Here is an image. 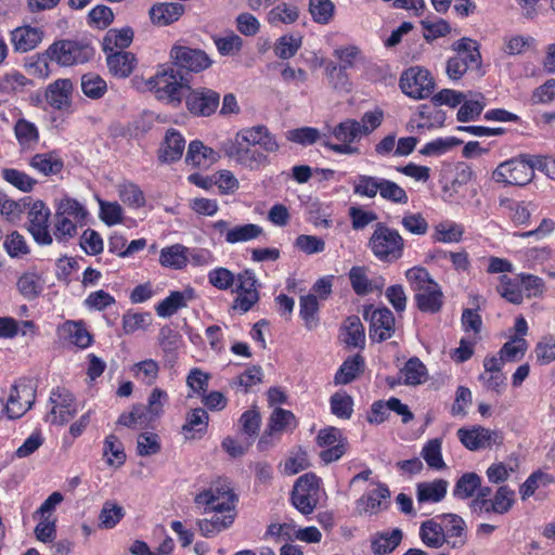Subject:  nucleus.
Returning a JSON list of instances; mask_svg holds the SVG:
<instances>
[{"instance_id":"f257e3e1","label":"nucleus","mask_w":555,"mask_h":555,"mask_svg":"<svg viewBox=\"0 0 555 555\" xmlns=\"http://www.w3.org/2000/svg\"><path fill=\"white\" fill-rule=\"evenodd\" d=\"M280 145L266 126L257 125L244 128L235 135L228 155L249 170H258L268 165L264 153H275Z\"/></svg>"},{"instance_id":"f03ea898","label":"nucleus","mask_w":555,"mask_h":555,"mask_svg":"<svg viewBox=\"0 0 555 555\" xmlns=\"http://www.w3.org/2000/svg\"><path fill=\"white\" fill-rule=\"evenodd\" d=\"M405 278L415 293L416 306L422 312L437 313L441 310L443 293L425 268L413 267L406 270Z\"/></svg>"},{"instance_id":"7ed1b4c3","label":"nucleus","mask_w":555,"mask_h":555,"mask_svg":"<svg viewBox=\"0 0 555 555\" xmlns=\"http://www.w3.org/2000/svg\"><path fill=\"white\" fill-rule=\"evenodd\" d=\"M147 85L154 91L157 99L166 101L173 106H179L185 95V91L190 89L186 79L172 66H166L157 70L151 77Z\"/></svg>"},{"instance_id":"20e7f679","label":"nucleus","mask_w":555,"mask_h":555,"mask_svg":"<svg viewBox=\"0 0 555 555\" xmlns=\"http://www.w3.org/2000/svg\"><path fill=\"white\" fill-rule=\"evenodd\" d=\"M367 245L378 260L393 262L403 255L404 240L397 230L378 222Z\"/></svg>"},{"instance_id":"39448f33","label":"nucleus","mask_w":555,"mask_h":555,"mask_svg":"<svg viewBox=\"0 0 555 555\" xmlns=\"http://www.w3.org/2000/svg\"><path fill=\"white\" fill-rule=\"evenodd\" d=\"M87 216L86 208L76 199L65 197L56 207L54 236L57 241H66L77 234L78 224H82Z\"/></svg>"},{"instance_id":"423d86ee","label":"nucleus","mask_w":555,"mask_h":555,"mask_svg":"<svg viewBox=\"0 0 555 555\" xmlns=\"http://www.w3.org/2000/svg\"><path fill=\"white\" fill-rule=\"evenodd\" d=\"M533 155L522 154L506 162L501 163L492 173L494 181L513 184L526 185L534 177Z\"/></svg>"},{"instance_id":"0eeeda50","label":"nucleus","mask_w":555,"mask_h":555,"mask_svg":"<svg viewBox=\"0 0 555 555\" xmlns=\"http://www.w3.org/2000/svg\"><path fill=\"white\" fill-rule=\"evenodd\" d=\"M236 495L225 479H219L211 483L207 490L198 493L194 503L203 507L204 512H230L234 508Z\"/></svg>"},{"instance_id":"6e6552de","label":"nucleus","mask_w":555,"mask_h":555,"mask_svg":"<svg viewBox=\"0 0 555 555\" xmlns=\"http://www.w3.org/2000/svg\"><path fill=\"white\" fill-rule=\"evenodd\" d=\"M331 133L339 141L340 144L332 143L328 140H322V145L328 150L344 155L360 154L359 147L352 145L353 142L360 140L363 133L357 119L348 118L336 125Z\"/></svg>"},{"instance_id":"1a4fd4ad","label":"nucleus","mask_w":555,"mask_h":555,"mask_svg":"<svg viewBox=\"0 0 555 555\" xmlns=\"http://www.w3.org/2000/svg\"><path fill=\"white\" fill-rule=\"evenodd\" d=\"M51 60L63 66H70L88 62L94 54L93 48L85 42L74 40H61L51 44L48 49Z\"/></svg>"},{"instance_id":"9d476101","label":"nucleus","mask_w":555,"mask_h":555,"mask_svg":"<svg viewBox=\"0 0 555 555\" xmlns=\"http://www.w3.org/2000/svg\"><path fill=\"white\" fill-rule=\"evenodd\" d=\"M400 88L412 99H426L434 92L435 81L427 69L414 66L401 75Z\"/></svg>"},{"instance_id":"9b49d317","label":"nucleus","mask_w":555,"mask_h":555,"mask_svg":"<svg viewBox=\"0 0 555 555\" xmlns=\"http://www.w3.org/2000/svg\"><path fill=\"white\" fill-rule=\"evenodd\" d=\"M363 318L370 322L369 334L372 340L380 343L392 337L395 317L388 308L367 306L363 310Z\"/></svg>"},{"instance_id":"f8f14e48","label":"nucleus","mask_w":555,"mask_h":555,"mask_svg":"<svg viewBox=\"0 0 555 555\" xmlns=\"http://www.w3.org/2000/svg\"><path fill=\"white\" fill-rule=\"evenodd\" d=\"M185 105L189 112L196 116H210L219 106L220 95L208 88H196L186 90Z\"/></svg>"},{"instance_id":"ddd939ff","label":"nucleus","mask_w":555,"mask_h":555,"mask_svg":"<svg viewBox=\"0 0 555 555\" xmlns=\"http://www.w3.org/2000/svg\"><path fill=\"white\" fill-rule=\"evenodd\" d=\"M28 231L40 245H50L52 235L49 232L50 209L41 201L31 203L28 211Z\"/></svg>"},{"instance_id":"4468645a","label":"nucleus","mask_w":555,"mask_h":555,"mask_svg":"<svg viewBox=\"0 0 555 555\" xmlns=\"http://www.w3.org/2000/svg\"><path fill=\"white\" fill-rule=\"evenodd\" d=\"M317 442L325 448L320 452V457L325 464L339 460L346 452L347 440L336 427L321 429L317 436Z\"/></svg>"},{"instance_id":"2eb2a0df","label":"nucleus","mask_w":555,"mask_h":555,"mask_svg":"<svg viewBox=\"0 0 555 555\" xmlns=\"http://www.w3.org/2000/svg\"><path fill=\"white\" fill-rule=\"evenodd\" d=\"M52 404L48 420L55 425H64L76 414L77 409L73 395L65 388L57 387L50 395Z\"/></svg>"},{"instance_id":"dca6fc26","label":"nucleus","mask_w":555,"mask_h":555,"mask_svg":"<svg viewBox=\"0 0 555 555\" xmlns=\"http://www.w3.org/2000/svg\"><path fill=\"white\" fill-rule=\"evenodd\" d=\"M35 399L36 389L31 383L13 385L5 403L8 417L18 418L23 416L31 408Z\"/></svg>"},{"instance_id":"f3484780","label":"nucleus","mask_w":555,"mask_h":555,"mask_svg":"<svg viewBox=\"0 0 555 555\" xmlns=\"http://www.w3.org/2000/svg\"><path fill=\"white\" fill-rule=\"evenodd\" d=\"M173 64L188 72L199 73L211 65L208 55L199 49L184 46H173L170 51Z\"/></svg>"},{"instance_id":"a211bd4d","label":"nucleus","mask_w":555,"mask_h":555,"mask_svg":"<svg viewBox=\"0 0 555 555\" xmlns=\"http://www.w3.org/2000/svg\"><path fill=\"white\" fill-rule=\"evenodd\" d=\"M457 437L470 451L491 448L494 444H501L503 440L499 431L481 426H475L472 429L460 428L457 430Z\"/></svg>"},{"instance_id":"6ab92c4d","label":"nucleus","mask_w":555,"mask_h":555,"mask_svg":"<svg viewBox=\"0 0 555 555\" xmlns=\"http://www.w3.org/2000/svg\"><path fill=\"white\" fill-rule=\"evenodd\" d=\"M390 490L387 485L377 482L376 488L363 494L357 502L359 515L372 516L388 507Z\"/></svg>"},{"instance_id":"aec40b11","label":"nucleus","mask_w":555,"mask_h":555,"mask_svg":"<svg viewBox=\"0 0 555 555\" xmlns=\"http://www.w3.org/2000/svg\"><path fill=\"white\" fill-rule=\"evenodd\" d=\"M74 83L68 78L56 79L46 88L44 99L56 111H68L73 103Z\"/></svg>"},{"instance_id":"412c9836","label":"nucleus","mask_w":555,"mask_h":555,"mask_svg":"<svg viewBox=\"0 0 555 555\" xmlns=\"http://www.w3.org/2000/svg\"><path fill=\"white\" fill-rule=\"evenodd\" d=\"M42 39L43 30L30 25L16 27L10 33V41L17 53H26L36 49Z\"/></svg>"},{"instance_id":"4be33fe9","label":"nucleus","mask_w":555,"mask_h":555,"mask_svg":"<svg viewBox=\"0 0 555 555\" xmlns=\"http://www.w3.org/2000/svg\"><path fill=\"white\" fill-rule=\"evenodd\" d=\"M237 293L236 308L243 312H247L259 300V295L256 288L257 280L251 270H245L237 276Z\"/></svg>"},{"instance_id":"5701e85b","label":"nucleus","mask_w":555,"mask_h":555,"mask_svg":"<svg viewBox=\"0 0 555 555\" xmlns=\"http://www.w3.org/2000/svg\"><path fill=\"white\" fill-rule=\"evenodd\" d=\"M441 525L446 534V543L452 548H460L466 544V525L456 514H444Z\"/></svg>"},{"instance_id":"b1692460","label":"nucleus","mask_w":555,"mask_h":555,"mask_svg":"<svg viewBox=\"0 0 555 555\" xmlns=\"http://www.w3.org/2000/svg\"><path fill=\"white\" fill-rule=\"evenodd\" d=\"M403 532L399 528L390 531H378L371 537V550L374 555H388L401 543Z\"/></svg>"},{"instance_id":"393cba45","label":"nucleus","mask_w":555,"mask_h":555,"mask_svg":"<svg viewBox=\"0 0 555 555\" xmlns=\"http://www.w3.org/2000/svg\"><path fill=\"white\" fill-rule=\"evenodd\" d=\"M185 147V140L175 129H169L164 138V142L158 151V160L160 163H172L181 158Z\"/></svg>"},{"instance_id":"a878e982","label":"nucleus","mask_w":555,"mask_h":555,"mask_svg":"<svg viewBox=\"0 0 555 555\" xmlns=\"http://www.w3.org/2000/svg\"><path fill=\"white\" fill-rule=\"evenodd\" d=\"M106 54V63L109 73L118 78L129 77L137 64L134 54L127 51L108 52Z\"/></svg>"},{"instance_id":"bb28decb","label":"nucleus","mask_w":555,"mask_h":555,"mask_svg":"<svg viewBox=\"0 0 555 555\" xmlns=\"http://www.w3.org/2000/svg\"><path fill=\"white\" fill-rule=\"evenodd\" d=\"M448 481L444 479H435L429 482H418L416 485V501L421 505L423 503H438L442 501L447 494Z\"/></svg>"},{"instance_id":"cd10ccee","label":"nucleus","mask_w":555,"mask_h":555,"mask_svg":"<svg viewBox=\"0 0 555 555\" xmlns=\"http://www.w3.org/2000/svg\"><path fill=\"white\" fill-rule=\"evenodd\" d=\"M183 12L184 7L177 2L156 3L150 9V17L153 24L166 26L178 21Z\"/></svg>"},{"instance_id":"c85d7f7f","label":"nucleus","mask_w":555,"mask_h":555,"mask_svg":"<svg viewBox=\"0 0 555 555\" xmlns=\"http://www.w3.org/2000/svg\"><path fill=\"white\" fill-rule=\"evenodd\" d=\"M133 39V30L130 27L121 29H109L102 41L103 51L120 52L128 48Z\"/></svg>"},{"instance_id":"c756f323","label":"nucleus","mask_w":555,"mask_h":555,"mask_svg":"<svg viewBox=\"0 0 555 555\" xmlns=\"http://www.w3.org/2000/svg\"><path fill=\"white\" fill-rule=\"evenodd\" d=\"M185 160L196 167H207L217 160V153L201 141H192L189 144Z\"/></svg>"},{"instance_id":"7c9ffc66","label":"nucleus","mask_w":555,"mask_h":555,"mask_svg":"<svg viewBox=\"0 0 555 555\" xmlns=\"http://www.w3.org/2000/svg\"><path fill=\"white\" fill-rule=\"evenodd\" d=\"M364 370V359L360 354L347 358L335 374L334 380L337 385L351 383Z\"/></svg>"},{"instance_id":"2f4dec72","label":"nucleus","mask_w":555,"mask_h":555,"mask_svg":"<svg viewBox=\"0 0 555 555\" xmlns=\"http://www.w3.org/2000/svg\"><path fill=\"white\" fill-rule=\"evenodd\" d=\"M62 334L79 348H87L92 343V336L82 321H67L61 327Z\"/></svg>"},{"instance_id":"473e14b6","label":"nucleus","mask_w":555,"mask_h":555,"mask_svg":"<svg viewBox=\"0 0 555 555\" xmlns=\"http://www.w3.org/2000/svg\"><path fill=\"white\" fill-rule=\"evenodd\" d=\"M29 165L44 176L57 175L63 169V162L55 152L36 154Z\"/></svg>"},{"instance_id":"72a5a7b5","label":"nucleus","mask_w":555,"mask_h":555,"mask_svg":"<svg viewBox=\"0 0 555 555\" xmlns=\"http://www.w3.org/2000/svg\"><path fill=\"white\" fill-rule=\"evenodd\" d=\"M452 49L456 52L455 57L462 59L469 67H478L481 61V55L478 44L470 38H461L452 44Z\"/></svg>"},{"instance_id":"f704fd0d","label":"nucleus","mask_w":555,"mask_h":555,"mask_svg":"<svg viewBox=\"0 0 555 555\" xmlns=\"http://www.w3.org/2000/svg\"><path fill=\"white\" fill-rule=\"evenodd\" d=\"M420 537L424 544L433 548L441 547L447 540L442 525L433 519L421 525Z\"/></svg>"},{"instance_id":"c9c22d12","label":"nucleus","mask_w":555,"mask_h":555,"mask_svg":"<svg viewBox=\"0 0 555 555\" xmlns=\"http://www.w3.org/2000/svg\"><path fill=\"white\" fill-rule=\"evenodd\" d=\"M186 251L188 248L180 244L163 248L159 255V262L166 268L180 270L188 263Z\"/></svg>"},{"instance_id":"e433bc0d","label":"nucleus","mask_w":555,"mask_h":555,"mask_svg":"<svg viewBox=\"0 0 555 555\" xmlns=\"http://www.w3.org/2000/svg\"><path fill=\"white\" fill-rule=\"evenodd\" d=\"M14 134L22 147L31 149L39 141V131L35 124L20 118L14 125Z\"/></svg>"},{"instance_id":"4c0bfd02","label":"nucleus","mask_w":555,"mask_h":555,"mask_svg":"<svg viewBox=\"0 0 555 555\" xmlns=\"http://www.w3.org/2000/svg\"><path fill=\"white\" fill-rule=\"evenodd\" d=\"M400 373L404 378L403 383L408 386L421 385L427 378V369L416 357L409 359Z\"/></svg>"},{"instance_id":"58836bf2","label":"nucleus","mask_w":555,"mask_h":555,"mask_svg":"<svg viewBox=\"0 0 555 555\" xmlns=\"http://www.w3.org/2000/svg\"><path fill=\"white\" fill-rule=\"evenodd\" d=\"M262 232V228L254 223L235 225L227 231L225 242L229 244L249 242L260 236Z\"/></svg>"},{"instance_id":"ea45409f","label":"nucleus","mask_w":555,"mask_h":555,"mask_svg":"<svg viewBox=\"0 0 555 555\" xmlns=\"http://www.w3.org/2000/svg\"><path fill=\"white\" fill-rule=\"evenodd\" d=\"M299 17L298 8L291 3H280L272 8L267 16L268 23L271 25L293 24Z\"/></svg>"},{"instance_id":"a19ab883","label":"nucleus","mask_w":555,"mask_h":555,"mask_svg":"<svg viewBox=\"0 0 555 555\" xmlns=\"http://www.w3.org/2000/svg\"><path fill=\"white\" fill-rule=\"evenodd\" d=\"M234 521V515L224 516L214 515L210 519H201L197 521L198 529L204 537H212L224 529H228Z\"/></svg>"},{"instance_id":"79ce46f5","label":"nucleus","mask_w":555,"mask_h":555,"mask_svg":"<svg viewBox=\"0 0 555 555\" xmlns=\"http://www.w3.org/2000/svg\"><path fill=\"white\" fill-rule=\"evenodd\" d=\"M81 90L87 98L101 99L107 91L106 81L95 73H87L81 77Z\"/></svg>"},{"instance_id":"37998d69","label":"nucleus","mask_w":555,"mask_h":555,"mask_svg":"<svg viewBox=\"0 0 555 555\" xmlns=\"http://www.w3.org/2000/svg\"><path fill=\"white\" fill-rule=\"evenodd\" d=\"M480 483L481 479L476 473H466L457 479L453 495L461 500L473 498Z\"/></svg>"},{"instance_id":"c03bdc74","label":"nucleus","mask_w":555,"mask_h":555,"mask_svg":"<svg viewBox=\"0 0 555 555\" xmlns=\"http://www.w3.org/2000/svg\"><path fill=\"white\" fill-rule=\"evenodd\" d=\"M31 83V80L25 75L13 70L0 77V93L12 94L23 92L25 88Z\"/></svg>"},{"instance_id":"a18cd8bd","label":"nucleus","mask_w":555,"mask_h":555,"mask_svg":"<svg viewBox=\"0 0 555 555\" xmlns=\"http://www.w3.org/2000/svg\"><path fill=\"white\" fill-rule=\"evenodd\" d=\"M120 201L132 208H140L145 205L143 191L133 182L127 181L118 185Z\"/></svg>"},{"instance_id":"49530a36","label":"nucleus","mask_w":555,"mask_h":555,"mask_svg":"<svg viewBox=\"0 0 555 555\" xmlns=\"http://www.w3.org/2000/svg\"><path fill=\"white\" fill-rule=\"evenodd\" d=\"M17 288L26 299H35L43 288V282L40 275L35 272L24 273L17 281Z\"/></svg>"},{"instance_id":"de8ad7c7","label":"nucleus","mask_w":555,"mask_h":555,"mask_svg":"<svg viewBox=\"0 0 555 555\" xmlns=\"http://www.w3.org/2000/svg\"><path fill=\"white\" fill-rule=\"evenodd\" d=\"M486 106L485 98L481 93H476L469 100H464L457 112V120L467 122L478 117Z\"/></svg>"},{"instance_id":"09e8293b","label":"nucleus","mask_w":555,"mask_h":555,"mask_svg":"<svg viewBox=\"0 0 555 555\" xmlns=\"http://www.w3.org/2000/svg\"><path fill=\"white\" fill-rule=\"evenodd\" d=\"M441 439H430L426 442L421 452V455L425 460L428 467L436 470L446 468V463L441 454Z\"/></svg>"},{"instance_id":"8fccbe9b","label":"nucleus","mask_w":555,"mask_h":555,"mask_svg":"<svg viewBox=\"0 0 555 555\" xmlns=\"http://www.w3.org/2000/svg\"><path fill=\"white\" fill-rule=\"evenodd\" d=\"M103 456L106 457V463L109 466H120L125 463L124 446L115 435H109L105 438Z\"/></svg>"},{"instance_id":"3c124183","label":"nucleus","mask_w":555,"mask_h":555,"mask_svg":"<svg viewBox=\"0 0 555 555\" xmlns=\"http://www.w3.org/2000/svg\"><path fill=\"white\" fill-rule=\"evenodd\" d=\"M263 373L259 365H254L240 374L236 378L230 382V387L233 389H242L248 392L249 389L262 382Z\"/></svg>"},{"instance_id":"603ef678","label":"nucleus","mask_w":555,"mask_h":555,"mask_svg":"<svg viewBox=\"0 0 555 555\" xmlns=\"http://www.w3.org/2000/svg\"><path fill=\"white\" fill-rule=\"evenodd\" d=\"M208 421V413L204 409H193L190 413H188L185 424L182 426V430L184 433H196L201 437L207 430Z\"/></svg>"},{"instance_id":"864d4df0","label":"nucleus","mask_w":555,"mask_h":555,"mask_svg":"<svg viewBox=\"0 0 555 555\" xmlns=\"http://www.w3.org/2000/svg\"><path fill=\"white\" fill-rule=\"evenodd\" d=\"M382 179L374 176L360 175L353 182V193L362 197L374 198L379 194Z\"/></svg>"},{"instance_id":"5fc2aeb1","label":"nucleus","mask_w":555,"mask_h":555,"mask_svg":"<svg viewBox=\"0 0 555 555\" xmlns=\"http://www.w3.org/2000/svg\"><path fill=\"white\" fill-rule=\"evenodd\" d=\"M319 302L314 294L300 297V317L307 328L312 330L318 325Z\"/></svg>"},{"instance_id":"6e6d98bb","label":"nucleus","mask_w":555,"mask_h":555,"mask_svg":"<svg viewBox=\"0 0 555 555\" xmlns=\"http://www.w3.org/2000/svg\"><path fill=\"white\" fill-rule=\"evenodd\" d=\"M527 348L528 344L525 338L514 336L502 346L499 356L505 362H515L525 354Z\"/></svg>"},{"instance_id":"4d7b16f0","label":"nucleus","mask_w":555,"mask_h":555,"mask_svg":"<svg viewBox=\"0 0 555 555\" xmlns=\"http://www.w3.org/2000/svg\"><path fill=\"white\" fill-rule=\"evenodd\" d=\"M346 338L345 343L351 347H362L364 345L365 335L364 327L357 315L349 317L345 322Z\"/></svg>"},{"instance_id":"13d9d810","label":"nucleus","mask_w":555,"mask_h":555,"mask_svg":"<svg viewBox=\"0 0 555 555\" xmlns=\"http://www.w3.org/2000/svg\"><path fill=\"white\" fill-rule=\"evenodd\" d=\"M379 195L383 199L395 204L405 205L409 202L408 193L403 188L384 178L380 182Z\"/></svg>"},{"instance_id":"bf43d9fd","label":"nucleus","mask_w":555,"mask_h":555,"mask_svg":"<svg viewBox=\"0 0 555 555\" xmlns=\"http://www.w3.org/2000/svg\"><path fill=\"white\" fill-rule=\"evenodd\" d=\"M286 138L287 140L301 145H310L322 139L327 140L326 134L322 135L317 128L312 127L293 129L287 132Z\"/></svg>"},{"instance_id":"052dcab7","label":"nucleus","mask_w":555,"mask_h":555,"mask_svg":"<svg viewBox=\"0 0 555 555\" xmlns=\"http://www.w3.org/2000/svg\"><path fill=\"white\" fill-rule=\"evenodd\" d=\"M515 502V491L509 489L507 486H501L493 499L491 508L495 514H506L514 505Z\"/></svg>"},{"instance_id":"680f3d73","label":"nucleus","mask_w":555,"mask_h":555,"mask_svg":"<svg viewBox=\"0 0 555 555\" xmlns=\"http://www.w3.org/2000/svg\"><path fill=\"white\" fill-rule=\"evenodd\" d=\"M124 517V508L109 501L103 504L99 520L100 526L105 529L114 528Z\"/></svg>"},{"instance_id":"e2e57ef3","label":"nucleus","mask_w":555,"mask_h":555,"mask_svg":"<svg viewBox=\"0 0 555 555\" xmlns=\"http://www.w3.org/2000/svg\"><path fill=\"white\" fill-rule=\"evenodd\" d=\"M463 233V228L459 224L439 223L435 228L434 240L441 243H459Z\"/></svg>"},{"instance_id":"0e129e2a","label":"nucleus","mask_w":555,"mask_h":555,"mask_svg":"<svg viewBox=\"0 0 555 555\" xmlns=\"http://www.w3.org/2000/svg\"><path fill=\"white\" fill-rule=\"evenodd\" d=\"M168 401V395L165 390L160 388H154L149 396L147 405L145 408V413L150 421L160 416L164 412V405Z\"/></svg>"},{"instance_id":"69168bd1","label":"nucleus","mask_w":555,"mask_h":555,"mask_svg":"<svg viewBox=\"0 0 555 555\" xmlns=\"http://www.w3.org/2000/svg\"><path fill=\"white\" fill-rule=\"evenodd\" d=\"M150 422L145 413V406L134 405L131 411L124 412L118 417V424L128 428H138Z\"/></svg>"},{"instance_id":"338daca9","label":"nucleus","mask_w":555,"mask_h":555,"mask_svg":"<svg viewBox=\"0 0 555 555\" xmlns=\"http://www.w3.org/2000/svg\"><path fill=\"white\" fill-rule=\"evenodd\" d=\"M3 179L23 192L30 191L36 184V180L27 173L17 169L8 168L2 171Z\"/></svg>"},{"instance_id":"774afa93","label":"nucleus","mask_w":555,"mask_h":555,"mask_svg":"<svg viewBox=\"0 0 555 555\" xmlns=\"http://www.w3.org/2000/svg\"><path fill=\"white\" fill-rule=\"evenodd\" d=\"M496 292L511 304L520 305L524 300L521 289L506 275L500 278V285Z\"/></svg>"}]
</instances>
